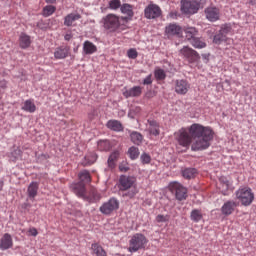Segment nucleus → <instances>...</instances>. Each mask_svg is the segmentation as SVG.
<instances>
[{
  "label": "nucleus",
  "mask_w": 256,
  "mask_h": 256,
  "mask_svg": "<svg viewBox=\"0 0 256 256\" xmlns=\"http://www.w3.org/2000/svg\"><path fill=\"white\" fill-rule=\"evenodd\" d=\"M215 135L209 126L198 123L192 124L188 128H181L175 133V137L181 147H189L192 151H205L211 147V141Z\"/></svg>",
  "instance_id": "nucleus-1"
},
{
  "label": "nucleus",
  "mask_w": 256,
  "mask_h": 256,
  "mask_svg": "<svg viewBox=\"0 0 256 256\" xmlns=\"http://www.w3.org/2000/svg\"><path fill=\"white\" fill-rule=\"evenodd\" d=\"M101 23L106 31L109 33H121L127 29V24L123 21L121 16L113 13H109L104 16Z\"/></svg>",
  "instance_id": "nucleus-2"
},
{
  "label": "nucleus",
  "mask_w": 256,
  "mask_h": 256,
  "mask_svg": "<svg viewBox=\"0 0 256 256\" xmlns=\"http://www.w3.org/2000/svg\"><path fill=\"white\" fill-rule=\"evenodd\" d=\"M79 182L72 184V190L78 197L85 195V183H91V174L87 170H83L79 173Z\"/></svg>",
  "instance_id": "nucleus-3"
},
{
  "label": "nucleus",
  "mask_w": 256,
  "mask_h": 256,
  "mask_svg": "<svg viewBox=\"0 0 256 256\" xmlns=\"http://www.w3.org/2000/svg\"><path fill=\"white\" fill-rule=\"evenodd\" d=\"M236 199L243 205L249 207L255 201V194L249 187H241L235 192Z\"/></svg>",
  "instance_id": "nucleus-4"
},
{
  "label": "nucleus",
  "mask_w": 256,
  "mask_h": 256,
  "mask_svg": "<svg viewBox=\"0 0 256 256\" xmlns=\"http://www.w3.org/2000/svg\"><path fill=\"white\" fill-rule=\"evenodd\" d=\"M147 243H149V240H147V237H145V235L141 233H136L129 240L128 251L130 253H137V251H139L140 249H145Z\"/></svg>",
  "instance_id": "nucleus-5"
},
{
  "label": "nucleus",
  "mask_w": 256,
  "mask_h": 256,
  "mask_svg": "<svg viewBox=\"0 0 256 256\" xmlns=\"http://www.w3.org/2000/svg\"><path fill=\"white\" fill-rule=\"evenodd\" d=\"M179 55L180 57H183V59H186L188 63H197V61L201 59L199 53L189 46H184L182 49H180Z\"/></svg>",
  "instance_id": "nucleus-6"
},
{
  "label": "nucleus",
  "mask_w": 256,
  "mask_h": 256,
  "mask_svg": "<svg viewBox=\"0 0 256 256\" xmlns=\"http://www.w3.org/2000/svg\"><path fill=\"white\" fill-rule=\"evenodd\" d=\"M205 3V0L201 3L193 0H182L181 1V11L182 13H185L186 15H194V13H197L199 11V7H201V4Z\"/></svg>",
  "instance_id": "nucleus-7"
},
{
  "label": "nucleus",
  "mask_w": 256,
  "mask_h": 256,
  "mask_svg": "<svg viewBox=\"0 0 256 256\" xmlns=\"http://www.w3.org/2000/svg\"><path fill=\"white\" fill-rule=\"evenodd\" d=\"M169 189L171 193H175L178 201H185L187 199V188L183 187L179 182L171 183Z\"/></svg>",
  "instance_id": "nucleus-8"
},
{
  "label": "nucleus",
  "mask_w": 256,
  "mask_h": 256,
  "mask_svg": "<svg viewBox=\"0 0 256 256\" xmlns=\"http://www.w3.org/2000/svg\"><path fill=\"white\" fill-rule=\"evenodd\" d=\"M117 209H119V200L116 198H110L100 206V212H102L103 215H111V213L117 211Z\"/></svg>",
  "instance_id": "nucleus-9"
},
{
  "label": "nucleus",
  "mask_w": 256,
  "mask_h": 256,
  "mask_svg": "<svg viewBox=\"0 0 256 256\" xmlns=\"http://www.w3.org/2000/svg\"><path fill=\"white\" fill-rule=\"evenodd\" d=\"M135 183H137L135 177L122 175L119 178L118 187L120 191H128V189H133V187H135Z\"/></svg>",
  "instance_id": "nucleus-10"
},
{
  "label": "nucleus",
  "mask_w": 256,
  "mask_h": 256,
  "mask_svg": "<svg viewBox=\"0 0 256 256\" xmlns=\"http://www.w3.org/2000/svg\"><path fill=\"white\" fill-rule=\"evenodd\" d=\"M134 7L131 4L124 3L122 4L120 11L122 15L125 16H120L122 21L126 24L129 23V21H133V17L135 16V12L133 11Z\"/></svg>",
  "instance_id": "nucleus-11"
},
{
  "label": "nucleus",
  "mask_w": 256,
  "mask_h": 256,
  "mask_svg": "<svg viewBox=\"0 0 256 256\" xmlns=\"http://www.w3.org/2000/svg\"><path fill=\"white\" fill-rule=\"evenodd\" d=\"M191 89V84L185 79H178L174 82V91L177 95H187Z\"/></svg>",
  "instance_id": "nucleus-12"
},
{
  "label": "nucleus",
  "mask_w": 256,
  "mask_h": 256,
  "mask_svg": "<svg viewBox=\"0 0 256 256\" xmlns=\"http://www.w3.org/2000/svg\"><path fill=\"white\" fill-rule=\"evenodd\" d=\"M144 17L146 19H157L161 17V8L157 4H149L144 9Z\"/></svg>",
  "instance_id": "nucleus-13"
},
{
  "label": "nucleus",
  "mask_w": 256,
  "mask_h": 256,
  "mask_svg": "<svg viewBox=\"0 0 256 256\" xmlns=\"http://www.w3.org/2000/svg\"><path fill=\"white\" fill-rule=\"evenodd\" d=\"M239 207V202L235 200H228L226 201L221 207L222 215L229 217V215H233L235 213V209Z\"/></svg>",
  "instance_id": "nucleus-14"
},
{
  "label": "nucleus",
  "mask_w": 256,
  "mask_h": 256,
  "mask_svg": "<svg viewBox=\"0 0 256 256\" xmlns=\"http://www.w3.org/2000/svg\"><path fill=\"white\" fill-rule=\"evenodd\" d=\"M205 15L208 21H219V17H221V10L217 7H208L205 9Z\"/></svg>",
  "instance_id": "nucleus-15"
},
{
  "label": "nucleus",
  "mask_w": 256,
  "mask_h": 256,
  "mask_svg": "<svg viewBox=\"0 0 256 256\" xmlns=\"http://www.w3.org/2000/svg\"><path fill=\"white\" fill-rule=\"evenodd\" d=\"M11 247H13V237H11V234L5 233L0 239V249L1 251H7Z\"/></svg>",
  "instance_id": "nucleus-16"
},
{
  "label": "nucleus",
  "mask_w": 256,
  "mask_h": 256,
  "mask_svg": "<svg viewBox=\"0 0 256 256\" xmlns=\"http://www.w3.org/2000/svg\"><path fill=\"white\" fill-rule=\"evenodd\" d=\"M148 132L154 137H159V135L161 134L159 122L155 120H148Z\"/></svg>",
  "instance_id": "nucleus-17"
},
{
  "label": "nucleus",
  "mask_w": 256,
  "mask_h": 256,
  "mask_svg": "<svg viewBox=\"0 0 256 256\" xmlns=\"http://www.w3.org/2000/svg\"><path fill=\"white\" fill-rule=\"evenodd\" d=\"M141 93H143V88H141V86H134L133 88L125 90L123 96L129 99V97H141Z\"/></svg>",
  "instance_id": "nucleus-18"
},
{
  "label": "nucleus",
  "mask_w": 256,
  "mask_h": 256,
  "mask_svg": "<svg viewBox=\"0 0 256 256\" xmlns=\"http://www.w3.org/2000/svg\"><path fill=\"white\" fill-rule=\"evenodd\" d=\"M167 35H176V37H181L183 35V28L177 24H170L166 27Z\"/></svg>",
  "instance_id": "nucleus-19"
},
{
  "label": "nucleus",
  "mask_w": 256,
  "mask_h": 256,
  "mask_svg": "<svg viewBox=\"0 0 256 256\" xmlns=\"http://www.w3.org/2000/svg\"><path fill=\"white\" fill-rule=\"evenodd\" d=\"M54 57L55 59H67V57H69V47L65 46H61L55 49L54 51Z\"/></svg>",
  "instance_id": "nucleus-20"
},
{
  "label": "nucleus",
  "mask_w": 256,
  "mask_h": 256,
  "mask_svg": "<svg viewBox=\"0 0 256 256\" xmlns=\"http://www.w3.org/2000/svg\"><path fill=\"white\" fill-rule=\"evenodd\" d=\"M81 19V14L79 13H70L64 18V25L66 27H72L75 21H79Z\"/></svg>",
  "instance_id": "nucleus-21"
},
{
  "label": "nucleus",
  "mask_w": 256,
  "mask_h": 256,
  "mask_svg": "<svg viewBox=\"0 0 256 256\" xmlns=\"http://www.w3.org/2000/svg\"><path fill=\"white\" fill-rule=\"evenodd\" d=\"M90 249L92 251V255L107 256V251H105V248H103V246L97 242L92 243Z\"/></svg>",
  "instance_id": "nucleus-22"
},
{
  "label": "nucleus",
  "mask_w": 256,
  "mask_h": 256,
  "mask_svg": "<svg viewBox=\"0 0 256 256\" xmlns=\"http://www.w3.org/2000/svg\"><path fill=\"white\" fill-rule=\"evenodd\" d=\"M38 192H39V183L31 182L27 189L29 199H35L37 197Z\"/></svg>",
  "instance_id": "nucleus-23"
},
{
  "label": "nucleus",
  "mask_w": 256,
  "mask_h": 256,
  "mask_svg": "<svg viewBox=\"0 0 256 256\" xmlns=\"http://www.w3.org/2000/svg\"><path fill=\"white\" fill-rule=\"evenodd\" d=\"M184 33H185L186 39H187V41H189V43L191 41H193L197 37V35H199V31L195 27L184 28Z\"/></svg>",
  "instance_id": "nucleus-24"
},
{
  "label": "nucleus",
  "mask_w": 256,
  "mask_h": 256,
  "mask_svg": "<svg viewBox=\"0 0 256 256\" xmlns=\"http://www.w3.org/2000/svg\"><path fill=\"white\" fill-rule=\"evenodd\" d=\"M83 51L85 55H93V53H97V46L93 42L86 40L83 44Z\"/></svg>",
  "instance_id": "nucleus-25"
},
{
  "label": "nucleus",
  "mask_w": 256,
  "mask_h": 256,
  "mask_svg": "<svg viewBox=\"0 0 256 256\" xmlns=\"http://www.w3.org/2000/svg\"><path fill=\"white\" fill-rule=\"evenodd\" d=\"M106 127L111 131H116L117 133L123 131V124L118 120H109Z\"/></svg>",
  "instance_id": "nucleus-26"
},
{
  "label": "nucleus",
  "mask_w": 256,
  "mask_h": 256,
  "mask_svg": "<svg viewBox=\"0 0 256 256\" xmlns=\"http://www.w3.org/2000/svg\"><path fill=\"white\" fill-rule=\"evenodd\" d=\"M19 45L21 49H28V47H31V37L25 33H21L19 37Z\"/></svg>",
  "instance_id": "nucleus-27"
},
{
  "label": "nucleus",
  "mask_w": 256,
  "mask_h": 256,
  "mask_svg": "<svg viewBox=\"0 0 256 256\" xmlns=\"http://www.w3.org/2000/svg\"><path fill=\"white\" fill-rule=\"evenodd\" d=\"M22 111H26V113H35L37 111V106L33 100L28 99L24 102Z\"/></svg>",
  "instance_id": "nucleus-28"
},
{
  "label": "nucleus",
  "mask_w": 256,
  "mask_h": 256,
  "mask_svg": "<svg viewBox=\"0 0 256 256\" xmlns=\"http://www.w3.org/2000/svg\"><path fill=\"white\" fill-rule=\"evenodd\" d=\"M119 159V151H114L108 158V168L113 170L117 166V160Z\"/></svg>",
  "instance_id": "nucleus-29"
},
{
  "label": "nucleus",
  "mask_w": 256,
  "mask_h": 256,
  "mask_svg": "<svg viewBox=\"0 0 256 256\" xmlns=\"http://www.w3.org/2000/svg\"><path fill=\"white\" fill-rule=\"evenodd\" d=\"M190 44L195 49H205V47H207V43L205 42V39L197 36L190 42Z\"/></svg>",
  "instance_id": "nucleus-30"
},
{
  "label": "nucleus",
  "mask_w": 256,
  "mask_h": 256,
  "mask_svg": "<svg viewBox=\"0 0 256 256\" xmlns=\"http://www.w3.org/2000/svg\"><path fill=\"white\" fill-rule=\"evenodd\" d=\"M130 139L134 145H141V143H143V134L137 131H133L130 134Z\"/></svg>",
  "instance_id": "nucleus-31"
},
{
  "label": "nucleus",
  "mask_w": 256,
  "mask_h": 256,
  "mask_svg": "<svg viewBox=\"0 0 256 256\" xmlns=\"http://www.w3.org/2000/svg\"><path fill=\"white\" fill-rule=\"evenodd\" d=\"M184 179H194L197 175V169L195 168H186L182 171Z\"/></svg>",
  "instance_id": "nucleus-32"
},
{
  "label": "nucleus",
  "mask_w": 256,
  "mask_h": 256,
  "mask_svg": "<svg viewBox=\"0 0 256 256\" xmlns=\"http://www.w3.org/2000/svg\"><path fill=\"white\" fill-rule=\"evenodd\" d=\"M190 218L191 221H194V223H199V221L203 219V213H201V210L194 209L190 214Z\"/></svg>",
  "instance_id": "nucleus-33"
},
{
  "label": "nucleus",
  "mask_w": 256,
  "mask_h": 256,
  "mask_svg": "<svg viewBox=\"0 0 256 256\" xmlns=\"http://www.w3.org/2000/svg\"><path fill=\"white\" fill-rule=\"evenodd\" d=\"M55 11H57V7L53 5H47L43 8L42 15L43 17H51Z\"/></svg>",
  "instance_id": "nucleus-34"
},
{
  "label": "nucleus",
  "mask_w": 256,
  "mask_h": 256,
  "mask_svg": "<svg viewBox=\"0 0 256 256\" xmlns=\"http://www.w3.org/2000/svg\"><path fill=\"white\" fill-rule=\"evenodd\" d=\"M227 41V36H224L222 32H218L215 34L214 38H213V43H215L216 45H221V43Z\"/></svg>",
  "instance_id": "nucleus-35"
},
{
  "label": "nucleus",
  "mask_w": 256,
  "mask_h": 256,
  "mask_svg": "<svg viewBox=\"0 0 256 256\" xmlns=\"http://www.w3.org/2000/svg\"><path fill=\"white\" fill-rule=\"evenodd\" d=\"M98 149L100 151H111V142H109V140H102L98 142Z\"/></svg>",
  "instance_id": "nucleus-36"
},
{
  "label": "nucleus",
  "mask_w": 256,
  "mask_h": 256,
  "mask_svg": "<svg viewBox=\"0 0 256 256\" xmlns=\"http://www.w3.org/2000/svg\"><path fill=\"white\" fill-rule=\"evenodd\" d=\"M154 76H155V79H157V81H163L166 79L167 74L165 73V70L157 68L154 71Z\"/></svg>",
  "instance_id": "nucleus-37"
},
{
  "label": "nucleus",
  "mask_w": 256,
  "mask_h": 256,
  "mask_svg": "<svg viewBox=\"0 0 256 256\" xmlns=\"http://www.w3.org/2000/svg\"><path fill=\"white\" fill-rule=\"evenodd\" d=\"M108 7L112 11H117V9H121V0H110L108 3Z\"/></svg>",
  "instance_id": "nucleus-38"
},
{
  "label": "nucleus",
  "mask_w": 256,
  "mask_h": 256,
  "mask_svg": "<svg viewBox=\"0 0 256 256\" xmlns=\"http://www.w3.org/2000/svg\"><path fill=\"white\" fill-rule=\"evenodd\" d=\"M128 155L132 160L137 159V157H139V148L135 146L130 147L128 150Z\"/></svg>",
  "instance_id": "nucleus-39"
},
{
  "label": "nucleus",
  "mask_w": 256,
  "mask_h": 256,
  "mask_svg": "<svg viewBox=\"0 0 256 256\" xmlns=\"http://www.w3.org/2000/svg\"><path fill=\"white\" fill-rule=\"evenodd\" d=\"M232 31V28L229 24H223L220 28V33H222V35L224 37H227V35H229V33Z\"/></svg>",
  "instance_id": "nucleus-40"
},
{
  "label": "nucleus",
  "mask_w": 256,
  "mask_h": 256,
  "mask_svg": "<svg viewBox=\"0 0 256 256\" xmlns=\"http://www.w3.org/2000/svg\"><path fill=\"white\" fill-rule=\"evenodd\" d=\"M140 159L143 165H149V163H151V156L147 153H143Z\"/></svg>",
  "instance_id": "nucleus-41"
},
{
  "label": "nucleus",
  "mask_w": 256,
  "mask_h": 256,
  "mask_svg": "<svg viewBox=\"0 0 256 256\" xmlns=\"http://www.w3.org/2000/svg\"><path fill=\"white\" fill-rule=\"evenodd\" d=\"M156 221L157 223H167V221H169V216L159 214L156 216Z\"/></svg>",
  "instance_id": "nucleus-42"
},
{
  "label": "nucleus",
  "mask_w": 256,
  "mask_h": 256,
  "mask_svg": "<svg viewBox=\"0 0 256 256\" xmlns=\"http://www.w3.org/2000/svg\"><path fill=\"white\" fill-rule=\"evenodd\" d=\"M139 53L137 52V50L131 48L128 50L127 52V56L129 57V59H137Z\"/></svg>",
  "instance_id": "nucleus-43"
},
{
  "label": "nucleus",
  "mask_w": 256,
  "mask_h": 256,
  "mask_svg": "<svg viewBox=\"0 0 256 256\" xmlns=\"http://www.w3.org/2000/svg\"><path fill=\"white\" fill-rule=\"evenodd\" d=\"M151 74L148 75L144 80H143V85H151L153 83V80L151 79Z\"/></svg>",
  "instance_id": "nucleus-44"
},
{
  "label": "nucleus",
  "mask_w": 256,
  "mask_h": 256,
  "mask_svg": "<svg viewBox=\"0 0 256 256\" xmlns=\"http://www.w3.org/2000/svg\"><path fill=\"white\" fill-rule=\"evenodd\" d=\"M28 233H30V235H32V237H37V235H39V232L37 231L36 228H30Z\"/></svg>",
  "instance_id": "nucleus-45"
},
{
  "label": "nucleus",
  "mask_w": 256,
  "mask_h": 256,
  "mask_svg": "<svg viewBox=\"0 0 256 256\" xmlns=\"http://www.w3.org/2000/svg\"><path fill=\"white\" fill-rule=\"evenodd\" d=\"M92 196L94 201H99V199H101V194H98L95 190L92 191Z\"/></svg>",
  "instance_id": "nucleus-46"
},
{
  "label": "nucleus",
  "mask_w": 256,
  "mask_h": 256,
  "mask_svg": "<svg viewBox=\"0 0 256 256\" xmlns=\"http://www.w3.org/2000/svg\"><path fill=\"white\" fill-rule=\"evenodd\" d=\"M64 39L65 41H71V39H73V34L71 33L65 34Z\"/></svg>",
  "instance_id": "nucleus-47"
},
{
  "label": "nucleus",
  "mask_w": 256,
  "mask_h": 256,
  "mask_svg": "<svg viewBox=\"0 0 256 256\" xmlns=\"http://www.w3.org/2000/svg\"><path fill=\"white\" fill-rule=\"evenodd\" d=\"M222 185H223V187H225L226 191H227V189H229V185H230L229 181L226 180Z\"/></svg>",
  "instance_id": "nucleus-48"
},
{
  "label": "nucleus",
  "mask_w": 256,
  "mask_h": 256,
  "mask_svg": "<svg viewBox=\"0 0 256 256\" xmlns=\"http://www.w3.org/2000/svg\"><path fill=\"white\" fill-rule=\"evenodd\" d=\"M119 169H120V171H124V172L129 171L128 167L119 166Z\"/></svg>",
  "instance_id": "nucleus-49"
},
{
  "label": "nucleus",
  "mask_w": 256,
  "mask_h": 256,
  "mask_svg": "<svg viewBox=\"0 0 256 256\" xmlns=\"http://www.w3.org/2000/svg\"><path fill=\"white\" fill-rule=\"evenodd\" d=\"M2 87H3V89H5V87H7V82L3 81L2 82Z\"/></svg>",
  "instance_id": "nucleus-50"
},
{
  "label": "nucleus",
  "mask_w": 256,
  "mask_h": 256,
  "mask_svg": "<svg viewBox=\"0 0 256 256\" xmlns=\"http://www.w3.org/2000/svg\"><path fill=\"white\" fill-rule=\"evenodd\" d=\"M46 1V3H55V1H57V0H45Z\"/></svg>",
  "instance_id": "nucleus-51"
},
{
  "label": "nucleus",
  "mask_w": 256,
  "mask_h": 256,
  "mask_svg": "<svg viewBox=\"0 0 256 256\" xmlns=\"http://www.w3.org/2000/svg\"><path fill=\"white\" fill-rule=\"evenodd\" d=\"M135 193H137L136 191H134L132 194H130V197L135 196Z\"/></svg>",
  "instance_id": "nucleus-52"
},
{
  "label": "nucleus",
  "mask_w": 256,
  "mask_h": 256,
  "mask_svg": "<svg viewBox=\"0 0 256 256\" xmlns=\"http://www.w3.org/2000/svg\"><path fill=\"white\" fill-rule=\"evenodd\" d=\"M222 194H223V195H227V192H225V191H222Z\"/></svg>",
  "instance_id": "nucleus-53"
},
{
  "label": "nucleus",
  "mask_w": 256,
  "mask_h": 256,
  "mask_svg": "<svg viewBox=\"0 0 256 256\" xmlns=\"http://www.w3.org/2000/svg\"><path fill=\"white\" fill-rule=\"evenodd\" d=\"M0 99H1V96H0Z\"/></svg>",
  "instance_id": "nucleus-54"
}]
</instances>
